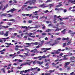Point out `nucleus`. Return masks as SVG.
I'll list each match as a JSON object with an SVG mask.
<instances>
[{
  "label": "nucleus",
  "mask_w": 75,
  "mask_h": 75,
  "mask_svg": "<svg viewBox=\"0 0 75 75\" xmlns=\"http://www.w3.org/2000/svg\"><path fill=\"white\" fill-rule=\"evenodd\" d=\"M2 38V40H4V42H5V41H6V39H3V38Z\"/></svg>",
  "instance_id": "obj_59"
},
{
  "label": "nucleus",
  "mask_w": 75,
  "mask_h": 75,
  "mask_svg": "<svg viewBox=\"0 0 75 75\" xmlns=\"http://www.w3.org/2000/svg\"><path fill=\"white\" fill-rule=\"evenodd\" d=\"M54 52H55V53L56 54H58L59 53V52L58 51V50H54Z\"/></svg>",
  "instance_id": "obj_15"
},
{
  "label": "nucleus",
  "mask_w": 75,
  "mask_h": 75,
  "mask_svg": "<svg viewBox=\"0 0 75 75\" xmlns=\"http://www.w3.org/2000/svg\"><path fill=\"white\" fill-rule=\"evenodd\" d=\"M67 30H66V29H64L62 31L61 33H63L64 34H65V31H66Z\"/></svg>",
  "instance_id": "obj_19"
},
{
  "label": "nucleus",
  "mask_w": 75,
  "mask_h": 75,
  "mask_svg": "<svg viewBox=\"0 0 75 75\" xmlns=\"http://www.w3.org/2000/svg\"><path fill=\"white\" fill-rule=\"evenodd\" d=\"M75 59V57H72L70 58V59H71V60H72V59H73V60Z\"/></svg>",
  "instance_id": "obj_34"
},
{
  "label": "nucleus",
  "mask_w": 75,
  "mask_h": 75,
  "mask_svg": "<svg viewBox=\"0 0 75 75\" xmlns=\"http://www.w3.org/2000/svg\"><path fill=\"white\" fill-rule=\"evenodd\" d=\"M69 33H70V34H71V36H72V37H73V36H74V34H75V33L74 32H72V31H71V30H70L69 31Z\"/></svg>",
  "instance_id": "obj_6"
},
{
  "label": "nucleus",
  "mask_w": 75,
  "mask_h": 75,
  "mask_svg": "<svg viewBox=\"0 0 75 75\" xmlns=\"http://www.w3.org/2000/svg\"><path fill=\"white\" fill-rule=\"evenodd\" d=\"M23 72H24V71L23 70L22 71H21L20 72V74L23 75Z\"/></svg>",
  "instance_id": "obj_44"
},
{
  "label": "nucleus",
  "mask_w": 75,
  "mask_h": 75,
  "mask_svg": "<svg viewBox=\"0 0 75 75\" xmlns=\"http://www.w3.org/2000/svg\"><path fill=\"white\" fill-rule=\"evenodd\" d=\"M31 52H33V53H38V51L37 50V49H34L30 51Z\"/></svg>",
  "instance_id": "obj_2"
},
{
  "label": "nucleus",
  "mask_w": 75,
  "mask_h": 75,
  "mask_svg": "<svg viewBox=\"0 0 75 75\" xmlns=\"http://www.w3.org/2000/svg\"><path fill=\"white\" fill-rule=\"evenodd\" d=\"M62 6V4H60L58 5H57L56 6V7H60V6Z\"/></svg>",
  "instance_id": "obj_33"
},
{
  "label": "nucleus",
  "mask_w": 75,
  "mask_h": 75,
  "mask_svg": "<svg viewBox=\"0 0 75 75\" xmlns=\"http://www.w3.org/2000/svg\"><path fill=\"white\" fill-rule=\"evenodd\" d=\"M8 34L7 33H6L4 34V36H8Z\"/></svg>",
  "instance_id": "obj_35"
},
{
  "label": "nucleus",
  "mask_w": 75,
  "mask_h": 75,
  "mask_svg": "<svg viewBox=\"0 0 75 75\" xmlns=\"http://www.w3.org/2000/svg\"><path fill=\"white\" fill-rule=\"evenodd\" d=\"M32 15H33V14H26V16H29V17H31Z\"/></svg>",
  "instance_id": "obj_20"
},
{
  "label": "nucleus",
  "mask_w": 75,
  "mask_h": 75,
  "mask_svg": "<svg viewBox=\"0 0 75 75\" xmlns=\"http://www.w3.org/2000/svg\"><path fill=\"white\" fill-rule=\"evenodd\" d=\"M53 28H58V25H56L55 26H53Z\"/></svg>",
  "instance_id": "obj_25"
},
{
  "label": "nucleus",
  "mask_w": 75,
  "mask_h": 75,
  "mask_svg": "<svg viewBox=\"0 0 75 75\" xmlns=\"http://www.w3.org/2000/svg\"><path fill=\"white\" fill-rule=\"evenodd\" d=\"M50 73H45V75H50Z\"/></svg>",
  "instance_id": "obj_58"
},
{
  "label": "nucleus",
  "mask_w": 75,
  "mask_h": 75,
  "mask_svg": "<svg viewBox=\"0 0 75 75\" xmlns=\"http://www.w3.org/2000/svg\"><path fill=\"white\" fill-rule=\"evenodd\" d=\"M62 28H57L56 30H55V31H59V30H62Z\"/></svg>",
  "instance_id": "obj_23"
},
{
  "label": "nucleus",
  "mask_w": 75,
  "mask_h": 75,
  "mask_svg": "<svg viewBox=\"0 0 75 75\" xmlns=\"http://www.w3.org/2000/svg\"><path fill=\"white\" fill-rule=\"evenodd\" d=\"M69 64H70V62H66L64 65L65 68H67V65H69Z\"/></svg>",
  "instance_id": "obj_7"
},
{
  "label": "nucleus",
  "mask_w": 75,
  "mask_h": 75,
  "mask_svg": "<svg viewBox=\"0 0 75 75\" xmlns=\"http://www.w3.org/2000/svg\"><path fill=\"white\" fill-rule=\"evenodd\" d=\"M30 1L32 3V4H33V3H35L36 2V0H28Z\"/></svg>",
  "instance_id": "obj_17"
},
{
  "label": "nucleus",
  "mask_w": 75,
  "mask_h": 75,
  "mask_svg": "<svg viewBox=\"0 0 75 75\" xmlns=\"http://www.w3.org/2000/svg\"><path fill=\"white\" fill-rule=\"evenodd\" d=\"M16 9H15L14 8H13L12 9H11V10H11V13H13V11H15V10H16Z\"/></svg>",
  "instance_id": "obj_16"
},
{
  "label": "nucleus",
  "mask_w": 75,
  "mask_h": 75,
  "mask_svg": "<svg viewBox=\"0 0 75 75\" xmlns=\"http://www.w3.org/2000/svg\"><path fill=\"white\" fill-rule=\"evenodd\" d=\"M31 62H26V64H27V65H31Z\"/></svg>",
  "instance_id": "obj_30"
},
{
  "label": "nucleus",
  "mask_w": 75,
  "mask_h": 75,
  "mask_svg": "<svg viewBox=\"0 0 75 75\" xmlns=\"http://www.w3.org/2000/svg\"><path fill=\"white\" fill-rule=\"evenodd\" d=\"M75 3V0H69L68 3Z\"/></svg>",
  "instance_id": "obj_8"
},
{
  "label": "nucleus",
  "mask_w": 75,
  "mask_h": 75,
  "mask_svg": "<svg viewBox=\"0 0 75 75\" xmlns=\"http://www.w3.org/2000/svg\"><path fill=\"white\" fill-rule=\"evenodd\" d=\"M39 7L42 8H45V7H47L48 6H45V4H43L40 5Z\"/></svg>",
  "instance_id": "obj_1"
},
{
  "label": "nucleus",
  "mask_w": 75,
  "mask_h": 75,
  "mask_svg": "<svg viewBox=\"0 0 75 75\" xmlns=\"http://www.w3.org/2000/svg\"><path fill=\"white\" fill-rule=\"evenodd\" d=\"M24 54H25L26 56H28L29 55V54H28V53H25Z\"/></svg>",
  "instance_id": "obj_57"
},
{
  "label": "nucleus",
  "mask_w": 75,
  "mask_h": 75,
  "mask_svg": "<svg viewBox=\"0 0 75 75\" xmlns=\"http://www.w3.org/2000/svg\"><path fill=\"white\" fill-rule=\"evenodd\" d=\"M51 29H48L46 31L47 32H49V31H51Z\"/></svg>",
  "instance_id": "obj_36"
},
{
  "label": "nucleus",
  "mask_w": 75,
  "mask_h": 75,
  "mask_svg": "<svg viewBox=\"0 0 75 75\" xmlns=\"http://www.w3.org/2000/svg\"><path fill=\"white\" fill-rule=\"evenodd\" d=\"M8 25H11V23H8Z\"/></svg>",
  "instance_id": "obj_47"
},
{
  "label": "nucleus",
  "mask_w": 75,
  "mask_h": 75,
  "mask_svg": "<svg viewBox=\"0 0 75 75\" xmlns=\"http://www.w3.org/2000/svg\"><path fill=\"white\" fill-rule=\"evenodd\" d=\"M50 1H52L51 0H48L45 3H48V2H50Z\"/></svg>",
  "instance_id": "obj_55"
},
{
  "label": "nucleus",
  "mask_w": 75,
  "mask_h": 75,
  "mask_svg": "<svg viewBox=\"0 0 75 75\" xmlns=\"http://www.w3.org/2000/svg\"><path fill=\"white\" fill-rule=\"evenodd\" d=\"M3 21H8V20L7 19H3Z\"/></svg>",
  "instance_id": "obj_40"
},
{
  "label": "nucleus",
  "mask_w": 75,
  "mask_h": 75,
  "mask_svg": "<svg viewBox=\"0 0 75 75\" xmlns=\"http://www.w3.org/2000/svg\"><path fill=\"white\" fill-rule=\"evenodd\" d=\"M33 44V42H32L30 43H25V44L26 45H31V44Z\"/></svg>",
  "instance_id": "obj_27"
},
{
  "label": "nucleus",
  "mask_w": 75,
  "mask_h": 75,
  "mask_svg": "<svg viewBox=\"0 0 75 75\" xmlns=\"http://www.w3.org/2000/svg\"><path fill=\"white\" fill-rule=\"evenodd\" d=\"M6 14H7L6 13H3L2 14H0V16H1V17H6Z\"/></svg>",
  "instance_id": "obj_10"
},
{
  "label": "nucleus",
  "mask_w": 75,
  "mask_h": 75,
  "mask_svg": "<svg viewBox=\"0 0 75 75\" xmlns=\"http://www.w3.org/2000/svg\"><path fill=\"white\" fill-rule=\"evenodd\" d=\"M60 33H56L54 34L55 35H59Z\"/></svg>",
  "instance_id": "obj_41"
},
{
  "label": "nucleus",
  "mask_w": 75,
  "mask_h": 75,
  "mask_svg": "<svg viewBox=\"0 0 75 75\" xmlns=\"http://www.w3.org/2000/svg\"><path fill=\"white\" fill-rule=\"evenodd\" d=\"M67 55H65L63 56V57H64V58L63 59L64 60H66V59H67V58H66V57H67Z\"/></svg>",
  "instance_id": "obj_29"
},
{
  "label": "nucleus",
  "mask_w": 75,
  "mask_h": 75,
  "mask_svg": "<svg viewBox=\"0 0 75 75\" xmlns=\"http://www.w3.org/2000/svg\"><path fill=\"white\" fill-rule=\"evenodd\" d=\"M61 75H69V74H66V73H62L61 74Z\"/></svg>",
  "instance_id": "obj_42"
},
{
  "label": "nucleus",
  "mask_w": 75,
  "mask_h": 75,
  "mask_svg": "<svg viewBox=\"0 0 75 75\" xmlns=\"http://www.w3.org/2000/svg\"><path fill=\"white\" fill-rule=\"evenodd\" d=\"M40 57H41V56H40L38 57H35L34 58V59H38V58H39V59H40Z\"/></svg>",
  "instance_id": "obj_21"
},
{
  "label": "nucleus",
  "mask_w": 75,
  "mask_h": 75,
  "mask_svg": "<svg viewBox=\"0 0 75 75\" xmlns=\"http://www.w3.org/2000/svg\"><path fill=\"white\" fill-rule=\"evenodd\" d=\"M46 58V56L45 55H43V56H41V57H40V58L39 59H38L40 61H41L42 58Z\"/></svg>",
  "instance_id": "obj_4"
},
{
  "label": "nucleus",
  "mask_w": 75,
  "mask_h": 75,
  "mask_svg": "<svg viewBox=\"0 0 75 75\" xmlns=\"http://www.w3.org/2000/svg\"><path fill=\"white\" fill-rule=\"evenodd\" d=\"M15 48H19V46L18 45H16L15 46Z\"/></svg>",
  "instance_id": "obj_64"
},
{
  "label": "nucleus",
  "mask_w": 75,
  "mask_h": 75,
  "mask_svg": "<svg viewBox=\"0 0 75 75\" xmlns=\"http://www.w3.org/2000/svg\"><path fill=\"white\" fill-rule=\"evenodd\" d=\"M28 3H29L30 5L32 4V2H31L30 1H27L26 3H25L24 4H28Z\"/></svg>",
  "instance_id": "obj_5"
},
{
  "label": "nucleus",
  "mask_w": 75,
  "mask_h": 75,
  "mask_svg": "<svg viewBox=\"0 0 75 75\" xmlns=\"http://www.w3.org/2000/svg\"><path fill=\"white\" fill-rule=\"evenodd\" d=\"M17 37L18 38H21V37H20V35H17Z\"/></svg>",
  "instance_id": "obj_62"
},
{
  "label": "nucleus",
  "mask_w": 75,
  "mask_h": 75,
  "mask_svg": "<svg viewBox=\"0 0 75 75\" xmlns=\"http://www.w3.org/2000/svg\"><path fill=\"white\" fill-rule=\"evenodd\" d=\"M27 37H28V36H24V38H27Z\"/></svg>",
  "instance_id": "obj_63"
},
{
  "label": "nucleus",
  "mask_w": 75,
  "mask_h": 75,
  "mask_svg": "<svg viewBox=\"0 0 75 75\" xmlns=\"http://www.w3.org/2000/svg\"><path fill=\"white\" fill-rule=\"evenodd\" d=\"M69 38H62V40L63 41H64V40H69Z\"/></svg>",
  "instance_id": "obj_11"
},
{
  "label": "nucleus",
  "mask_w": 75,
  "mask_h": 75,
  "mask_svg": "<svg viewBox=\"0 0 75 75\" xmlns=\"http://www.w3.org/2000/svg\"><path fill=\"white\" fill-rule=\"evenodd\" d=\"M7 6H8V5H6V6H4V9H3V10H5L6 9V8L7 7Z\"/></svg>",
  "instance_id": "obj_48"
},
{
  "label": "nucleus",
  "mask_w": 75,
  "mask_h": 75,
  "mask_svg": "<svg viewBox=\"0 0 75 75\" xmlns=\"http://www.w3.org/2000/svg\"><path fill=\"white\" fill-rule=\"evenodd\" d=\"M51 48H46V50L43 51V52H46L47 51H48V50H51Z\"/></svg>",
  "instance_id": "obj_13"
},
{
  "label": "nucleus",
  "mask_w": 75,
  "mask_h": 75,
  "mask_svg": "<svg viewBox=\"0 0 75 75\" xmlns=\"http://www.w3.org/2000/svg\"><path fill=\"white\" fill-rule=\"evenodd\" d=\"M25 10H26V11H29V9L27 8H25L24 9V11H25Z\"/></svg>",
  "instance_id": "obj_39"
},
{
  "label": "nucleus",
  "mask_w": 75,
  "mask_h": 75,
  "mask_svg": "<svg viewBox=\"0 0 75 75\" xmlns=\"http://www.w3.org/2000/svg\"><path fill=\"white\" fill-rule=\"evenodd\" d=\"M55 10H57V11H59V8H56L55 9Z\"/></svg>",
  "instance_id": "obj_60"
},
{
  "label": "nucleus",
  "mask_w": 75,
  "mask_h": 75,
  "mask_svg": "<svg viewBox=\"0 0 75 75\" xmlns=\"http://www.w3.org/2000/svg\"><path fill=\"white\" fill-rule=\"evenodd\" d=\"M55 70V69H54L53 70H50L49 72L50 73L54 72Z\"/></svg>",
  "instance_id": "obj_38"
},
{
  "label": "nucleus",
  "mask_w": 75,
  "mask_h": 75,
  "mask_svg": "<svg viewBox=\"0 0 75 75\" xmlns=\"http://www.w3.org/2000/svg\"><path fill=\"white\" fill-rule=\"evenodd\" d=\"M44 42V41L43 40H42L40 42L39 45H42L43 44V43Z\"/></svg>",
  "instance_id": "obj_22"
},
{
  "label": "nucleus",
  "mask_w": 75,
  "mask_h": 75,
  "mask_svg": "<svg viewBox=\"0 0 75 75\" xmlns=\"http://www.w3.org/2000/svg\"><path fill=\"white\" fill-rule=\"evenodd\" d=\"M67 9H65L64 10V13H66V12H67Z\"/></svg>",
  "instance_id": "obj_61"
},
{
  "label": "nucleus",
  "mask_w": 75,
  "mask_h": 75,
  "mask_svg": "<svg viewBox=\"0 0 75 75\" xmlns=\"http://www.w3.org/2000/svg\"><path fill=\"white\" fill-rule=\"evenodd\" d=\"M43 63V62H40L39 61H37V63L38 64H39V65H41V64H42Z\"/></svg>",
  "instance_id": "obj_9"
},
{
  "label": "nucleus",
  "mask_w": 75,
  "mask_h": 75,
  "mask_svg": "<svg viewBox=\"0 0 75 75\" xmlns=\"http://www.w3.org/2000/svg\"><path fill=\"white\" fill-rule=\"evenodd\" d=\"M71 41H70L68 42V43H67V45H69V44H71Z\"/></svg>",
  "instance_id": "obj_37"
},
{
  "label": "nucleus",
  "mask_w": 75,
  "mask_h": 75,
  "mask_svg": "<svg viewBox=\"0 0 75 75\" xmlns=\"http://www.w3.org/2000/svg\"><path fill=\"white\" fill-rule=\"evenodd\" d=\"M47 44H50V45H51L52 46H53L55 45L56 44V43H53V44H52V42L51 41H49L47 42Z\"/></svg>",
  "instance_id": "obj_3"
},
{
  "label": "nucleus",
  "mask_w": 75,
  "mask_h": 75,
  "mask_svg": "<svg viewBox=\"0 0 75 75\" xmlns=\"http://www.w3.org/2000/svg\"><path fill=\"white\" fill-rule=\"evenodd\" d=\"M22 28H25L26 29L28 28H27V27L26 26H22Z\"/></svg>",
  "instance_id": "obj_45"
},
{
  "label": "nucleus",
  "mask_w": 75,
  "mask_h": 75,
  "mask_svg": "<svg viewBox=\"0 0 75 75\" xmlns=\"http://www.w3.org/2000/svg\"><path fill=\"white\" fill-rule=\"evenodd\" d=\"M64 10V9H63L62 8H59V11H61V10Z\"/></svg>",
  "instance_id": "obj_53"
},
{
  "label": "nucleus",
  "mask_w": 75,
  "mask_h": 75,
  "mask_svg": "<svg viewBox=\"0 0 75 75\" xmlns=\"http://www.w3.org/2000/svg\"><path fill=\"white\" fill-rule=\"evenodd\" d=\"M30 69H29L28 70H25L24 71V73H27V72H28V73L30 72Z\"/></svg>",
  "instance_id": "obj_12"
},
{
  "label": "nucleus",
  "mask_w": 75,
  "mask_h": 75,
  "mask_svg": "<svg viewBox=\"0 0 75 75\" xmlns=\"http://www.w3.org/2000/svg\"><path fill=\"white\" fill-rule=\"evenodd\" d=\"M29 70H30V71H33V70H34V68H30V69H29Z\"/></svg>",
  "instance_id": "obj_50"
},
{
  "label": "nucleus",
  "mask_w": 75,
  "mask_h": 75,
  "mask_svg": "<svg viewBox=\"0 0 75 75\" xmlns=\"http://www.w3.org/2000/svg\"><path fill=\"white\" fill-rule=\"evenodd\" d=\"M37 32H40V33H42V31L41 30H37Z\"/></svg>",
  "instance_id": "obj_43"
},
{
  "label": "nucleus",
  "mask_w": 75,
  "mask_h": 75,
  "mask_svg": "<svg viewBox=\"0 0 75 75\" xmlns=\"http://www.w3.org/2000/svg\"><path fill=\"white\" fill-rule=\"evenodd\" d=\"M48 27H50V26H52V27L53 25L52 24H50L48 25Z\"/></svg>",
  "instance_id": "obj_46"
},
{
  "label": "nucleus",
  "mask_w": 75,
  "mask_h": 75,
  "mask_svg": "<svg viewBox=\"0 0 75 75\" xmlns=\"http://www.w3.org/2000/svg\"><path fill=\"white\" fill-rule=\"evenodd\" d=\"M6 51V49H4L3 50L0 51V52H3V51Z\"/></svg>",
  "instance_id": "obj_56"
},
{
  "label": "nucleus",
  "mask_w": 75,
  "mask_h": 75,
  "mask_svg": "<svg viewBox=\"0 0 75 75\" xmlns=\"http://www.w3.org/2000/svg\"><path fill=\"white\" fill-rule=\"evenodd\" d=\"M27 7L28 8H30V9H32V8H33V6H28Z\"/></svg>",
  "instance_id": "obj_31"
},
{
  "label": "nucleus",
  "mask_w": 75,
  "mask_h": 75,
  "mask_svg": "<svg viewBox=\"0 0 75 75\" xmlns=\"http://www.w3.org/2000/svg\"><path fill=\"white\" fill-rule=\"evenodd\" d=\"M33 44H34L35 45H39L40 44V43L38 42H35L34 43H33Z\"/></svg>",
  "instance_id": "obj_24"
},
{
  "label": "nucleus",
  "mask_w": 75,
  "mask_h": 75,
  "mask_svg": "<svg viewBox=\"0 0 75 75\" xmlns=\"http://www.w3.org/2000/svg\"><path fill=\"white\" fill-rule=\"evenodd\" d=\"M46 33H43L42 34V35L43 36L46 35Z\"/></svg>",
  "instance_id": "obj_51"
},
{
  "label": "nucleus",
  "mask_w": 75,
  "mask_h": 75,
  "mask_svg": "<svg viewBox=\"0 0 75 75\" xmlns=\"http://www.w3.org/2000/svg\"><path fill=\"white\" fill-rule=\"evenodd\" d=\"M29 37H33V38H35V36H32L31 35H28Z\"/></svg>",
  "instance_id": "obj_54"
},
{
  "label": "nucleus",
  "mask_w": 75,
  "mask_h": 75,
  "mask_svg": "<svg viewBox=\"0 0 75 75\" xmlns=\"http://www.w3.org/2000/svg\"><path fill=\"white\" fill-rule=\"evenodd\" d=\"M44 12L45 13H48V12H49V11H48V10H46V11H44Z\"/></svg>",
  "instance_id": "obj_49"
},
{
  "label": "nucleus",
  "mask_w": 75,
  "mask_h": 75,
  "mask_svg": "<svg viewBox=\"0 0 75 75\" xmlns=\"http://www.w3.org/2000/svg\"><path fill=\"white\" fill-rule=\"evenodd\" d=\"M28 23H31L33 22V21L32 20H29L28 21Z\"/></svg>",
  "instance_id": "obj_32"
},
{
  "label": "nucleus",
  "mask_w": 75,
  "mask_h": 75,
  "mask_svg": "<svg viewBox=\"0 0 75 75\" xmlns=\"http://www.w3.org/2000/svg\"><path fill=\"white\" fill-rule=\"evenodd\" d=\"M41 9H40L38 11H36L35 12H33V13H38V12H40V11H41Z\"/></svg>",
  "instance_id": "obj_26"
},
{
  "label": "nucleus",
  "mask_w": 75,
  "mask_h": 75,
  "mask_svg": "<svg viewBox=\"0 0 75 75\" xmlns=\"http://www.w3.org/2000/svg\"><path fill=\"white\" fill-rule=\"evenodd\" d=\"M4 31L0 32V34L1 35H4Z\"/></svg>",
  "instance_id": "obj_18"
},
{
  "label": "nucleus",
  "mask_w": 75,
  "mask_h": 75,
  "mask_svg": "<svg viewBox=\"0 0 75 75\" xmlns=\"http://www.w3.org/2000/svg\"><path fill=\"white\" fill-rule=\"evenodd\" d=\"M66 45H67V44L66 43H63V47H65Z\"/></svg>",
  "instance_id": "obj_52"
},
{
  "label": "nucleus",
  "mask_w": 75,
  "mask_h": 75,
  "mask_svg": "<svg viewBox=\"0 0 75 75\" xmlns=\"http://www.w3.org/2000/svg\"><path fill=\"white\" fill-rule=\"evenodd\" d=\"M6 16H7L8 17H11L12 16V15H11V14L10 13L6 14Z\"/></svg>",
  "instance_id": "obj_14"
},
{
  "label": "nucleus",
  "mask_w": 75,
  "mask_h": 75,
  "mask_svg": "<svg viewBox=\"0 0 75 75\" xmlns=\"http://www.w3.org/2000/svg\"><path fill=\"white\" fill-rule=\"evenodd\" d=\"M8 21H13V22H15L16 21V20L14 19H9L8 20Z\"/></svg>",
  "instance_id": "obj_28"
}]
</instances>
